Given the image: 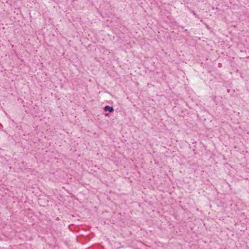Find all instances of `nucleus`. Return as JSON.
<instances>
[{
  "instance_id": "obj_2",
  "label": "nucleus",
  "mask_w": 249,
  "mask_h": 249,
  "mask_svg": "<svg viewBox=\"0 0 249 249\" xmlns=\"http://www.w3.org/2000/svg\"><path fill=\"white\" fill-rule=\"evenodd\" d=\"M105 115H106V116H108V113H106V114H105Z\"/></svg>"
},
{
  "instance_id": "obj_1",
  "label": "nucleus",
  "mask_w": 249,
  "mask_h": 249,
  "mask_svg": "<svg viewBox=\"0 0 249 249\" xmlns=\"http://www.w3.org/2000/svg\"><path fill=\"white\" fill-rule=\"evenodd\" d=\"M104 110L105 111H109V112H112L114 110V109H113V107H109V106H106L105 107H104Z\"/></svg>"
}]
</instances>
